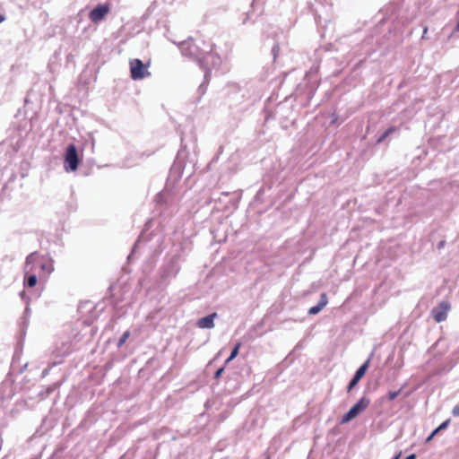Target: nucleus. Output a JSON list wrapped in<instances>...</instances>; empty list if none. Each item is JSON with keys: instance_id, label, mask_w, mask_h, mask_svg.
<instances>
[{"instance_id": "f257e3e1", "label": "nucleus", "mask_w": 459, "mask_h": 459, "mask_svg": "<svg viewBox=\"0 0 459 459\" xmlns=\"http://www.w3.org/2000/svg\"><path fill=\"white\" fill-rule=\"evenodd\" d=\"M36 266H39L40 271L46 275L54 271V264L51 259L39 256L37 254H31L26 259V273L34 271V267Z\"/></svg>"}, {"instance_id": "f03ea898", "label": "nucleus", "mask_w": 459, "mask_h": 459, "mask_svg": "<svg viewBox=\"0 0 459 459\" xmlns=\"http://www.w3.org/2000/svg\"><path fill=\"white\" fill-rule=\"evenodd\" d=\"M130 74L133 80H142L151 75L149 64H143L140 59L134 58L129 61Z\"/></svg>"}, {"instance_id": "7ed1b4c3", "label": "nucleus", "mask_w": 459, "mask_h": 459, "mask_svg": "<svg viewBox=\"0 0 459 459\" xmlns=\"http://www.w3.org/2000/svg\"><path fill=\"white\" fill-rule=\"evenodd\" d=\"M79 163L76 147L74 144L68 145L65 153L64 169L66 172H74L77 170Z\"/></svg>"}, {"instance_id": "20e7f679", "label": "nucleus", "mask_w": 459, "mask_h": 459, "mask_svg": "<svg viewBox=\"0 0 459 459\" xmlns=\"http://www.w3.org/2000/svg\"><path fill=\"white\" fill-rule=\"evenodd\" d=\"M370 400L367 397H362L359 401L354 404L349 411L344 414L341 420L342 424H346L355 418H357L360 413H362L369 405Z\"/></svg>"}, {"instance_id": "39448f33", "label": "nucleus", "mask_w": 459, "mask_h": 459, "mask_svg": "<svg viewBox=\"0 0 459 459\" xmlns=\"http://www.w3.org/2000/svg\"><path fill=\"white\" fill-rule=\"evenodd\" d=\"M449 310L450 305L446 302H442L432 310L433 317L437 322H442L446 319Z\"/></svg>"}, {"instance_id": "423d86ee", "label": "nucleus", "mask_w": 459, "mask_h": 459, "mask_svg": "<svg viewBox=\"0 0 459 459\" xmlns=\"http://www.w3.org/2000/svg\"><path fill=\"white\" fill-rule=\"evenodd\" d=\"M108 6L102 4L94 8L90 13V19L91 22L98 23L101 22L105 16L108 13Z\"/></svg>"}, {"instance_id": "0eeeda50", "label": "nucleus", "mask_w": 459, "mask_h": 459, "mask_svg": "<svg viewBox=\"0 0 459 459\" xmlns=\"http://www.w3.org/2000/svg\"><path fill=\"white\" fill-rule=\"evenodd\" d=\"M218 316L216 313H212L207 316L198 320L197 325L202 329H212L214 327V319Z\"/></svg>"}, {"instance_id": "6e6552de", "label": "nucleus", "mask_w": 459, "mask_h": 459, "mask_svg": "<svg viewBox=\"0 0 459 459\" xmlns=\"http://www.w3.org/2000/svg\"><path fill=\"white\" fill-rule=\"evenodd\" d=\"M369 360H367L355 373L354 377L351 381L349 385V390H351L360 380V378L365 375L368 370Z\"/></svg>"}, {"instance_id": "1a4fd4ad", "label": "nucleus", "mask_w": 459, "mask_h": 459, "mask_svg": "<svg viewBox=\"0 0 459 459\" xmlns=\"http://www.w3.org/2000/svg\"><path fill=\"white\" fill-rule=\"evenodd\" d=\"M450 420H446L445 422H443L441 425H439L426 439V442H430L432 440V438L437 435L438 434V432L442 429H445L448 424H449Z\"/></svg>"}, {"instance_id": "9d476101", "label": "nucleus", "mask_w": 459, "mask_h": 459, "mask_svg": "<svg viewBox=\"0 0 459 459\" xmlns=\"http://www.w3.org/2000/svg\"><path fill=\"white\" fill-rule=\"evenodd\" d=\"M239 347H240L239 343L236 345V347L231 351L230 357L227 359V360H226L227 363L231 361L232 359H234L238 356Z\"/></svg>"}, {"instance_id": "9b49d317", "label": "nucleus", "mask_w": 459, "mask_h": 459, "mask_svg": "<svg viewBox=\"0 0 459 459\" xmlns=\"http://www.w3.org/2000/svg\"><path fill=\"white\" fill-rule=\"evenodd\" d=\"M324 307H320V304L318 303L316 306H314L310 307L308 313L309 315H316L318 314Z\"/></svg>"}, {"instance_id": "f8f14e48", "label": "nucleus", "mask_w": 459, "mask_h": 459, "mask_svg": "<svg viewBox=\"0 0 459 459\" xmlns=\"http://www.w3.org/2000/svg\"><path fill=\"white\" fill-rule=\"evenodd\" d=\"M37 283V276L36 275H30L28 277L27 280V285L29 287H34Z\"/></svg>"}, {"instance_id": "ddd939ff", "label": "nucleus", "mask_w": 459, "mask_h": 459, "mask_svg": "<svg viewBox=\"0 0 459 459\" xmlns=\"http://www.w3.org/2000/svg\"><path fill=\"white\" fill-rule=\"evenodd\" d=\"M129 335H130L129 332H127V331L125 332L118 341V346L123 345L128 339Z\"/></svg>"}, {"instance_id": "4468645a", "label": "nucleus", "mask_w": 459, "mask_h": 459, "mask_svg": "<svg viewBox=\"0 0 459 459\" xmlns=\"http://www.w3.org/2000/svg\"><path fill=\"white\" fill-rule=\"evenodd\" d=\"M327 302H328V300H327L326 295L325 293L322 294L320 301H319L320 307H325L326 306Z\"/></svg>"}, {"instance_id": "2eb2a0df", "label": "nucleus", "mask_w": 459, "mask_h": 459, "mask_svg": "<svg viewBox=\"0 0 459 459\" xmlns=\"http://www.w3.org/2000/svg\"><path fill=\"white\" fill-rule=\"evenodd\" d=\"M400 394V391L389 392L388 397L390 400H394Z\"/></svg>"}, {"instance_id": "dca6fc26", "label": "nucleus", "mask_w": 459, "mask_h": 459, "mask_svg": "<svg viewBox=\"0 0 459 459\" xmlns=\"http://www.w3.org/2000/svg\"><path fill=\"white\" fill-rule=\"evenodd\" d=\"M452 413L454 416L455 417H458L459 416V404L458 405H455L453 410H452Z\"/></svg>"}, {"instance_id": "f3484780", "label": "nucleus", "mask_w": 459, "mask_h": 459, "mask_svg": "<svg viewBox=\"0 0 459 459\" xmlns=\"http://www.w3.org/2000/svg\"><path fill=\"white\" fill-rule=\"evenodd\" d=\"M222 371H223V368H220V369L216 372L215 377H219L221 376V374L222 373Z\"/></svg>"}, {"instance_id": "a211bd4d", "label": "nucleus", "mask_w": 459, "mask_h": 459, "mask_svg": "<svg viewBox=\"0 0 459 459\" xmlns=\"http://www.w3.org/2000/svg\"><path fill=\"white\" fill-rule=\"evenodd\" d=\"M406 459H416V455L414 454L410 455L409 456L406 457Z\"/></svg>"}, {"instance_id": "6ab92c4d", "label": "nucleus", "mask_w": 459, "mask_h": 459, "mask_svg": "<svg viewBox=\"0 0 459 459\" xmlns=\"http://www.w3.org/2000/svg\"><path fill=\"white\" fill-rule=\"evenodd\" d=\"M401 454H402V452H399V453L394 456V459H399V458H400V456H401Z\"/></svg>"}]
</instances>
